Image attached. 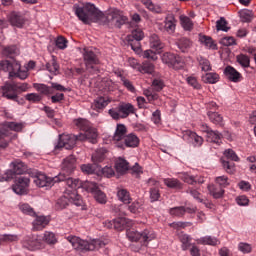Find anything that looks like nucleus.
I'll return each mask as SVG.
<instances>
[{
	"mask_svg": "<svg viewBox=\"0 0 256 256\" xmlns=\"http://www.w3.org/2000/svg\"><path fill=\"white\" fill-rule=\"evenodd\" d=\"M180 179L184 181V183H188V185H195V183H199V185L205 183V178L202 176H192L187 173H181Z\"/></svg>",
	"mask_w": 256,
	"mask_h": 256,
	"instance_id": "25",
	"label": "nucleus"
},
{
	"mask_svg": "<svg viewBox=\"0 0 256 256\" xmlns=\"http://www.w3.org/2000/svg\"><path fill=\"white\" fill-rule=\"evenodd\" d=\"M19 241V236L13 234H4L0 236V245L5 243H15Z\"/></svg>",
	"mask_w": 256,
	"mask_h": 256,
	"instance_id": "51",
	"label": "nucleus"
},
{
	"mask_svg": "<svg viewBox=\"0 0 256 256\" xmlns=\"http://www.w3.org/2000/svg\"><path fill=\"white\" fill-rule=\"evenodd\" d=\"M224 75L229 81H232V83H240L241 79H243V75H241L233 66H226Z\"/></svg>",
	"mask_w": 256,
	"mask_h": 256,
	"instance_id": "23",
	"label": "nucleus"
},
{
	"mask_svg": "<svg viewBox=\"0 0 256 256\" xmlns=\"http://www.w3.org/2000/svg\"><path fill=\"white\" fill-rule=\"evenodd\" d=\"M144 37H145V33H143V30L137 27L132 30L131 35L128 36V39L143 41Z\"/></svg>",
	"mask_w": 256,
	"mask_h": 256,
	"instance_id": "52",
	"label": "nucleus"
},
{
	"mask_svg": "<svg viewBox=\"0 0 256 256\" xmlns=\"http://www.w3.org/2000/svg\"><path fill=\"white\" fill-rule=\"evenodd\" d=\"M18 207L20 211L24 213V215H30V217H35V215H37L33 207H31V205L28 203H20Z\"/></svg>",
	"mask_w": 256,
	"mask_h": 256,
	"instance_id": "50",
	"label": "nucleus"
},
{
	"mask_svg": "<svg viewBox=\"0 0 256 256\" xmlns=\"http://www.w3.org/2000/svg\"><path fill=\"white\" fill-rule=\"evenodd\" d=\"M126 136H127V127H125V125L123 124H118L113 137L116 147H117V143H121Z\"/></svg>",
	"mask_w": 256,
	"mask_h": 256,
	"instance_id": "26",
	"label": "nucleus"
},
{
	"mask_svg": "<svg viewBox=\"0 0 256 256\" xmlns=\"http://www.w3.org/2000/svg\"><path fill=\"white\" fill-rule=\"evenodd\" d=\"M150 47L152 49H156V51H161V49H163L165 46L161 42V39H159V36L157 34H153L150 37Z\"/></svg>",
	"mask_w": 256,
	"mask_h": 256,
	"instance_id": "44",
	"label": "nucleus"
},
{
	"mask_svg": "<svg viewBox=\"0 0 256 256\" xmlns=\"http://www.w3.org/2000/svg\"><path fill=\"white\" fill-rule=\"evenodd\" d=\"M72 190L73 192L71 194L64 195L57 200L55 208L58 211H60L61 209H65L69 205V203H74V205H77L78 207L81 205V203H83L81 197L75 193L77 189Z\"/></svg>",
	"mask_w": 256,
	"mask_h": 256,
	"instance_id": "6",
	"label": "nucleus"
},
{
	"mask_svg": "<svg viewBox=\"0 0 256 256\" xmlns=\"http://www.w3.org/2000/svg\"><path fill=\"white\" fill-rule=\"evenodd\" d=\"M79 141V135L74 134H62L59 136L58 144L55 146V149H66L71 150Z\"/></svg>",
	"mask_w": 256,
	"mask_h": 256,
	"instance_id": "10",
	"label": "nucleus"
},
{
	"mask_svg": "<svg viewBox=\"0 0 256 256\" xmlns=\"http://www.w3.org/2000/svg\"><path fill=\"white\" fill-rule=\"evenodd\" d=\"M180 23L184 29V31H193V20L188 16H180Z\"/></svg>",
	"mask_w": 256,
	"mask_h": 256,
	"instance_id": "46",
	"label": "nucleus"
},
{
	"mask_svg": "<svg viewBox=\"0 0 256 256\" xmlns=\"http://www.w3.org/2000/svg\"><path fill=\"white\" fill-rule=\"evenodd\" d=\"M74 124L76 125V127L78 129H80L81 131H87L88 129H90L91 127V123H89L88 120L83 119V118H79L74 120Z\"/></svg>",
	"mask_w": 256,
	"mask_h": 256,
	"instance_id": "49",
	"label": "nucleus"
},
{
	"mask_svg": "<svg viewBox=\"0 0 256 256\" xmlns=\"http://www.w3.org/2000/svg\"><path fill=\"white\" fill-rule=\"evenodd\" d=\"M236 61L243 67L244 69H247L251 66V58L245 54H239L236 56Z\"/></svg>",
	"mask_w": 256,
	"mask_h": 256,
	"instance_id": "45",
	"label": "nucleus"
},
{
	"mask_svg": "<svg viewBox=\"0 0 256 256\" xmlns=\"http://www.w3.org/2000/svg\"><path fill=\"white\" fill-rule=\"evenodd\" d=\"M108 227L115 229L116 231H123L125 227H129V220L127 218H116L112 222H109Z\"/></svg>",
	"mask_w": 256,
	"mask_h": 256,
	"instance_id": "24",
	"label": "nucleus"
},
{
	"mask_svg": "<svg viewBox=\"0 0 256 256\" xmlns=\"http://www.w3.org/2000/svg\"><path fill=\"white\" fill-rule=\"evenodd\" d=\"M206 137L208 143H215L216 145H221V139H223V135L215 130L210 131Z\"/></svg>",
	"mask_w": 256,
	"mask_h": 256,
	"instance_id": "35",
	"label": "nucleus"
},
{
	"mask_svg": "<svg viewBox=\"0 0 256 256\" xmlns=\"http://www.w3.org/2000/svg\"><path fill=\"white\" fill-rule=\"evenodd\" d=\"M29 183H31V179H29V177L20 176L16 180V184L13 186V191L16 192L17 195H25V193H27Z\"/></svg>",
	"mask_w": 256,
	"mask_h": 256,
	"instance_id": "16",
	"label": "nucleus"
},
{
	"mask_svg": "<svg viewBox=\"0 0 256 256\" xmlns=\"http://www.w3.org/2000/svg\"><path fill=\"white\" fill-rule=\"evenodd\" d=\"M49 225V219L45 216H36L35 220L33 221V229L34 231H41L45 229Z\"/></svg>",
	"mask_w": 256,
	"mask_h": 256,
	"instance_id": "31",
	"label": "nucleus"
},
{
	"mask_svg": "<svg viewBox=\"0 0 256 256\" xmlns=\"http://www.w3.org/2000/svg\"><path fill=\"white\" fill-rule=\"evenodd\" d=\"M175 18L173 17H168L164 21V29L169 33L170 35L175 33Z\"/></svg>",
	"mask_w": 256,
	"mask_h": 256,
	"instance_id": "47",
	"label": "nucleus"
},
{
	"mask_svg": "<svg viewBox=\"0 0 256 256\" xmlns=\"http://www.w3.org/2000/svg\"><path fill=\"white\" fill-rule=\"evenodd\" d=\"M138 71L140 73H148L149 75H151V73L155 71V65H153L151 61L146 60L142 63V65L138 67Z\"/></svg>",
	"mask_w": 256,
	"mask_h": 256,
	"instance_id": "41",
	"label": "nucleus"
},
{
	"mask_svg": "<svg viewBox=\"0 0 256 256\" xmlns=\"http://www.w3.org/2000/svg\"><path fill=\"white\" fill-rule=\"evenodd\" d=\"M41 99L43 98L37 93H30L26 95V100L30 101L31 103H39Z\"/></svg>",
	"mask_w": 256,
	"mask_h": 256,
	"instance_id": "64",
	"label": "nucleus"
},
{
	"mask_svg": "<svg viewBox=\"0 0 256 256\" xmlns=\"http://www.w3.org/2000/svg\"><path fill=\"white\" fill-rule=\"evenodd\" d=\"M207 189L214 199H221V197H223L225 194V190L215 184H209Z\"/></svg>",
	"mask_w": 256,
	"mask_h": 256,
	"instance_id": "33",
	"label": "nucleus"
},
{
	"mask_svg": "<svg viewBox=\"0 0 256 256\" xmlns=\"http://www.w3.org/2000/svg\"><path fill=\"white\" fill-rule=\"evenodd\" d=\"M126 237H128L129 241H139L142 245H147L149 241H153L155 239V234L150 230H144L142 233L137 230H127Z\"/></svg>",
	"mask_w": 256,
	"mask_h": 256,
	"instance_id": "4",
	"label": "nucleus"
},
{
	"mask_svg": "<svg viewBox=\"0 0 256 256\" xmlns=\"http://www.w3.org/2000/svg\"><path fill=\"white\" fill-rule=\"evenodd\" d=\"M116 171L121 175L127 173L131 169L129 162L123 158H118L115 163Z\"/></svg>",
	"mask_w": 256,
	"mask_h": 256,
	"instance_id": "32",
	"label": "nucleus"
},
{
	"mask_svg": "<svg viewBox=\"0 0 256 256\" xmlns=\"http://www.w3.org/2000/svg\"><path fill=\"white\" fill-rule=\"evenodd\" d=\"M162 61L169 67H172L173 69L179 70L183 69L185 62L183 61V58L177 54H173L171 52H166L162 56Z\"/></svg>",
	"mask_w": 256,
	"mask_h": 256,
	"instance_id": "12",
	"label": "nucleus"
},
{
	"mask_svg": "<svg viewBox=\"0 0 256 256\" xmlns=\"http://www.w3.org/2000/svg\"><path fill=\"white\" fill-rule=\"evenodd\" d=\"M51 86L45 84H34V88L42 95H53V91H59L60 93L67 92V88L59 83L50 82Z\"/></svg>",
	"mask_w": 256,
	"mask_h": 256,
	"instance_id": "13",
	"label": "nucleus"
},
{
	"mask_svg": "<svg viewBox=\"0 0 256 256\" xmlns=\"http://www.w3.org/2000/svg\"><path fill=\"white\" fill-rule=\"evenodd\" d=\"M208 118L214 125H223V116L215 111L207 112Z\"/></svg>",
	"mask_w": 256,
	"mask_h": 256,
	"instance_id": "42",
	"label": "nucleus"
},
{
	"mask_svg": "<svg viewBox=\"0 0 256 256\" xmlns=\"http://www.w3.org/2000/svg\"><path fill=\"white\" fill-rule=\"evenodd\" d=\"M176 45L182 53H187L193 47V42L187 37H182L176 41Z\"/></svg>",
	"mask_w": 256,
	"mask_h": 256,
	"instance_id": "29",
	"label": "nucleus"
},
{
	"mask_svg": "<svg viewBox=\"0 0 256 256\" xmlns=\"http://www.w3.org/2000/svg\"><path fill=\"white\" fill-rule=\"evenodd\" d=\"M218 81H219V74H217V73H207L204 76L205 83L215 84Z\"/></svg>",
	"mask_w": 256,
	"mask_h": 256,
	"instance_id": "55",
	"label": "nucleus"
},
{
	"mask_svg": "<svg viewBox=\"0 0 256 256\" xmlns=\"http://www.w3.org/2000/svg\"><path fill=\"white\" fill-rule=\"evenodd\" d=\"M118 149H125V147H139V137L135 134H128L123 141L117 143Z\"/></svg>",
	"mask_w": 256,
	"mask_h": 256,
	"instance_id": "19",
	"label": "nucleus"
},
{
	"mask_svg": "<svg viewBox=\"0 0 256 256\" xmlns=\"http://www.w3.org/2000/svg\"><path fill=\"white\" fill-rule=\"evenodd\" d=\"M83 57L87 69H95L93 65H99V58H97V54L92 49L84 48Z\"/></svg>",
	"mask_w": 256,
	"mask_h": 256,
	"instance_id": "18",
	"label": "nucleus"
},
{
	"mask_svg": "<svg viewBox=\"0 0 256 256\" xmlns=\"http://www.w3.org/2000/svg\"><path fill=\"white\" fill-rule=\"evenodd\" d=\"M22 247L28 251H37V249H41V240H38L37 236H25L22 240Z\"/></svg>",
	"mask_w": 256,
	"mask_h": 256,
	"instance_id": "17",
	"label": "nucleus"
},
{
	"mask_svg": "<svg viewBox=\"0 0 256 256\" xmlns=\"http://www.w3.org/2000/svg\"><path fill=\"white\" fill-rule=\"evenodd\" d=\"M84 188L88 193H93L95 201L100 203V205H105L107 203V195L99 189V186L95 182H86Z\"/></svg>",
	"mask_w": 256,
	"mask_h": 256,
	"instance_id": "11",
	"label": "nucleus"
},
{
	"mask_svg": "<svg viewBox=\"0 0 256 256\" xmlns=\"http://www.w3.org/2000/svg\"><path fill=\"white\" fill-rule=\"evenodd\" d=\"M1 91L2 97H5V99H8L9 101H17V99H19L16 82H6L1 86Z\"/></svg>",
	"mask_w": 256,
	"mask_h": 256,
	"instance_id": "14",
	"label": "nucleus"
},
{
	"mask_svg": "<svg viewBox=\"0 0 256 256\" xmlns=\"http://www.w3.org/2000/svg\"><path fill=\"white\" fill-rule=\"evenodd\" d=\"M199 41L202 43V45H205V47H208V49H217V44H215V41H213V38L205 35L199 36Z\"/></svg>",
	"mask_w": 256,
	"mask_h": 256,
	"instance_id": "43",
	"label": "nucleus"
},
{
	"mask_svg": "<svg viewBox=\"0 0 256 256\" xmlns=\"http://www.w3.org/2000/svg\"><path fill=\"white\" fill-rule=\"evenodd\" d=\"M178 239H179L180 243H182V245H181L182 251H187L189 249V247L192 246L191 245L192 238L188 234L180 233L178 235Z\"/></svg>",
	"mask_w": 256,
	"mask_h": 256,
	"instance_id": "39",
	"label": "nucleus"
},
{
	"mask_svg": "<svg viewBox=\"0 0 256 256\" xmlns=\"http://www.w3.org/2000/svg\"><path fill=\"white\" fill-rule=\"evenodd\" d=\"M121 119H127L128 115L135 113V107L131 103L120 104L118 106Z\"/></svg>",
	"mask_w": 256,
	"mask_h": 256,
	"instance_id": "27",
	"label": "nucleus"
},
{
	"mask_svg": "<svg viewBox=\"0 0 256 256\" xmlns=\"http://www.w3.org/2000/svg\"><path fill=\"white\" fill-rule=\"evenodd\" d=\"M186 136L189 137L194 147H201V145H203V137L197 135V133L193 131H187Z\"/></svg>",
	"mask_w": 256,
	"mask_h": 256,
	"instance_id": "40",
	"label": "nucleus"
},
{
	"mask_svg": "<svg viewBox=\"0 0 256 256\" xmlns=\"http://www.w3.org/2000/svg\"><path fill=\"white\" fill-rule=\"evenodd\" d=\"M117 197L119 201L124 203V205H129L133 199L131 198V193L127 189H120L117 192Z\"/></svg>",
	"mask_w": 256,
	"mask_h": 256,
	"instance_id": "36",
	"label": "nucleus"
},
{
	"mask_svg": "<svg viewBox=\"0 0 256 256\" xmlns=\"http://www.w3.org/2000/svg\"><path fill=\"white\" fill-rule=\"evenodd\" d=\"M215 182L219 187L225 189V187H228L229 185V178H227V176H218L216 177Z\"/></svg>",
	"mask_w": 256,
	"mask_h": 256,
	"instance_id": "59",
	"label": "nucleus"
},
{
	"mask_svg": "<svg viewBox=\"0 0 256 256\" xmlns=\"http://www.w3.org/2000/svg\"><path fill=\"white\" fill-rule=\"evenodd\" d=\"M107 157V149L99 148L92 154V162L97 165L103 163Z\"/></svg>",
	"mask_w": 256,
	"mask_h": 256,
	"instance_id": "30",
	"label": "nucleus"
},
{
	"mask_svg": "<svg viewBox=\"0 0 256 256\" xmlns=\"http://www.w3.org/2000/svg\"><path fill=\"white\" fill-rule=\"evenodd\" d=\"M188 85H190V87H193V89H201V84L199 83V81L197 80V78L195 76H189L186 79Z\"/></svg>",
	"mask_w": 256,
	"mask_h": 256,
	"instance_id": "60",
	"label": "nucleus"
},
{
	"mask_svg": "<svg viewBox=\"0 0 256 256\" xmlns=\"http://www.w3.org/2000/svg\"><path fill=\"white\" fill-rule=\"evenodd\" d=\"M128 44L135 53L141 52V40H135L133 38H128Z\"/></svg>",
	"mask_w": 256,
	"mask_h": 256,
	"instance_id": "54",
	"label": "nucleus"
},
{
	"mask_svg": "<svg viewBox=\"0 0 256 256\" xmlns=\"http://www.w3.org/2000/svg\"><path fill=\"white\" fill-rule=\"evenodd\" d=\"M10 170L6 172V179H14L15 175H25V173H29V168L27 164L23 161L16 159L10 163Z\"/></svg>",
	"mask_w": 256,
	"mask_h": 256,
	"instance_id": "8",
	"label": "nucleus"
},
{
	"mask_svg": "<svg viewBox=\"0 0 256 256\" xmlns=\"http://www.w3.org/2000/svg\"><path fill=\"white\" fill-rule=\"evenodd\" d=\"M109 105V100L104 97H99L92 103V109L94 111H103Z\"/></svg>",
	"mask_w": 256,
	"mask_h": 256,
	"instance_id": "37",
	"label": "nucleus"
},
{
	"mask_svg": "<svg viewBox=\"0 0 256 256\" xmlns=\"http://www.w3.org/2000/svg\"><path fill=\"white\" fill-rule=\"evenodd\" d=\"M43 239L48 245H55L57 243V238L53 232H45Z\"/></svg>",
	"mask_w": 256,
	"mask_h": 256,
	"instance_id": "57",
	"label": "nucleus"
},
{
	"mask_svg": "<svg viewBox=\"0 0 256 256\" xmlns=\"http://www.w3.org/2000/svg\"><path fill=\"white\" fill-rule=\"evenodd\" d=\"M2 55L12 59L10 61H15V58L19 55V48L15 45L5 46L2 50Z\"/></svg>",
	"mask_w": 256,
	"mask_h": 256,
	"instance_id": "28",
	"label": "nucleus"
},
{
	"mask_svg": "<svg viewBox=\"0 0 256 256\" xmlns=\"http://www.w3.org/2000/svg\"><path fill=\"white\" fill-rule=\"evenodd\" d=\"M123 209H128L130 213H134V214L141 213V210L143 209V202L136 200L128 206H125V205L118 206L117 210L119 212V215H127V213H125Z\"/></svg>",
	"mask_w": 256,
	"mask_h": 256,
	"instance_id": "21",
	"label": "nucleus"
},
{
	"mask_svg": "<svg viewBox=\"0 0 256 256\" xmlns=\"http://www.w3.org/2000/svg\"><path fill=\"white\" fill-rule=\"evenodd\" d=\"M0 71L9 73V77H18L19 79H27V71H21V63L17 60H3L0 62Z\"/></svg>",
	"mask_w": 256,
	"mask_h": 256,
	"instance_id": "3",
	"label": "nucleus"
},
{
	"mask_svg": "<svg viewBox=\"0 0 256 256\" xmlns=\"http://www.w3.org/2000/svg\"><path fill=\"white\" fill-rule=\"evenodd\" d=\"M148 185L150 187V201L151 203H155V201L161 198V192L159 191V182L153 178H150L148 180Z\"/></svg>",
	"mask_w": 256,
	"mask_h": 256,
	"instance_id": "22",
	"label": "nucleus"
},
{
	"mask_svg": "<svg viewBox=\"0 0 256 256\" xmlns=\"http://www.w3.org/2000/svg\"><path fill=\"white\" fill-rule=\"evenodd\" d=\"M197 61L202 71H205V72L211 71V62L207 60V58H203V56H199L197 58Z\"/></svg>",
	"mask_w": 256,
	"mask_h": 256,
	"instance_id": "53",
	"label": "nucleus"
},
{
	"mask_svg": "<svg viewBox=\"0 0 256 256\" xmlns=\"http://www.w3.org/2000/svg\"><path fill=\"white\" fill-rule=\"evenodd\" d=\"M221 161L226 173L232 174L235 172V162L233 161H239V156H237L233 149H227L224 151V158Z\"/></svg>",
	"mask_w": 256,
	"mask_h": 256,
	"instance_id": "9",
	"label": "nucleus"
},
{
	"mask_svg": "<svg viewBox=\"0 0 256 256\" xmlns=\"http://www.w3.org/2000/svg\"><path fill=\"white\" fill-rule=\"evenodd\" d=\"M8 23L12 27H17V29H23L25 27V23H27V18L23 14V12L12 11L7 16Z\"/></svg>",
	"mask_w": 256,
	"mask_h": 256,
	"instance_id": "15",
	"label": "nucleus"
},
{
	"mask_svg": "<svg viewBox=\"0 0 256 256\" xmlns=\"http://www.w3.org/2000/svg\"><path fill=\"white\" fill-rule=\"evenodd\" d=\"M46 69L49 73H57L59 71V64H57V61L52 60L46 64Z\"/></svg>",
	"mask_w": 256,
	"mask_h": 256,
	"instance_id": "63",
	"label": "nucleus"
},
{
	"mask_svg": "<svg viewBox=\"0 0 256 256\" xmlns=\"http://www.w3.org/2000/svg\"><path fill=\"white\" fill-rule=\"evenodd\" d=\"M98 137L99 134H97V129L93 127L88 128L84 133H80L78 135L79 141H89V143H92L93 145L97 143Z\"/></svg>",
	"mask_w": 256,
	"mask_h": 256,
	"instance_id": "20",
	"label": "nucleus"
},
{
	"mask_svg": "<svg viewBox=\"0 0 256 256\" xmlns=\"http://www.w3.org/2000/svg\"><path fill=\"white\" fill-rule=\"evenodd\" d=\"M196 243L198 245H211L212 247H215V245H219V239L213 236H204L196 239Z\"/></svg>",
	"mask_w": 256,
	"mask_h": 256,
	"instance_id": "34",
	"label": "nucleus"
},
{
	"mask_svg": "<svg viewBox=\"0 0 256 256\" xmlns=\"http://www.w3.org/2000/svg\"><path fill=\"white\" fill-rule=\"evenodd\" d=\"M238 13L242 23H251V21H253L252 11L240 10Z\"/></svg>",
	"mask_w": 256,
	"mask_h": 256,
	"instance_id": "48",
	"label": "nucleus"
},
{
	"mask_svg": "<svg viewBox=\"0 0 256 256\" xmlns=\"http://www.w3.org/2000/svg\"><path fill=\"white\" fill-rule=\"evenodd\" d=\"M163 183L169 189H183V183L176 178H165Z\"/></svg>",
	"mask_w": 256,
	"mask_h": 256,
	"instance_id": "38",
	"label": "nucleus"
},
{
	"mask_svg": "<svg viewBox=\"0 0 256 256\" xmlns=\"http://www.w3.org/2000/svg\"><path fill=\"white\" fill-rule=\"evenodd\" d=\"M75 156L70 155L62 162V173L53 178L47 177L45 174H38L34 177V183L37 187H53L55 183L64 181L70 189H79L81 187V180L69 177L75 171Z\"/></svg>",
	"mask_w": 256,
	"mask_h": 256,
	"instance_id": "2",
	"label": "nucleus"
},
{
	"mask_svg": "<svg viewBox=\"0 0 256 256\" xmlns=\"http://www.w3.org/2000/svg\"><path fill=\"white\" fill-rule=\"evenodd\" d=\"M169 213L174 217H183V215H185V206L171 208Z\"/></svg>",
	"mask_w": 256,
	"mask_h": 256,
	"instance_id": "56",
	"label": "nucleus"
},
{
	"mask_svg": "<svg viewBox=\"0 0 256 256\" xmlns=\"http://www.w3.org/2000/svg\"><path fill=\"white\" fill-rule=\"evenodd\" d=\"M216 28L218 31H229V28L227 27V20H225V18H220L217 22H216Z\"/></svg>",
	"mask_w": 256,
	"mask_h": 256,
	"instance_id": "61",
	"label": "nucleus"
},
{
	"mask_svg": "<svg viewBox=\"0 0 256 256\" xmlns=\"http://www.w3.org/2000/svg\"><path fill=\"white\" fill-rule=\"evenodd\" d=\"M67 241L71 243L72 247L76 251H81L82 253H85V251H95L97 249V245L95 242H89L87 240H83L77 236H68Z\"/></svg>",
	"mask_w": 256,
	"mask_h": 256,
	"instance_id": "5",
	"label": "nucleus"
},
{
	"mask_svg": "<svg viewBox=\"0 0 256 256\" xmlns=\"http://www.w3.org/2000/svg\"><path fill=\"white\" fill-rule=\"evenodd\" d=\"M73 11L82 23L89 25L90 23H104L108 27H117L120 29L122 25L127 23V17L123 16L121 11L117 9L109 10L106 14L99 11L93 4H74Z\"/></svg>",
	"mask_w": 256,
	"mask_h": 256,
	"instance_id": "1",
	"label": "nucleus"
},
{
	"mask_svg": "<svg viewBox=\"0 0 256 256\" xmlns=\"http://www.w3.org/2000/svg\"><path fill=\"white\" fill-rule=\"evenodd\" d=\"M6 127L9 130H0V147L2 149H5L9 145V135H11L10 131H16L19 132L23 129V124L21 123H15V122H8L6 123Z\"/></svg>",
	"mask_w": 256,
	"mask_h": 256,
	"instance_id": "7",
	"label": "nucleus"
},
{
	"mask_svg": "<svg viewBox=\"0 0 256 256\" xmlns=\"http://www.w3.org/2000/svg\"><path fill=\"white\" fill-rule=\"evenodd\" d=\"M186 193H188L194 199H196V201H198V203H203V198H201V193H199V191H197V189H195V188H188L186 190Z\"/></svg>",
	"mask_w": 256,
	"mask_h": 256,
	"instance_id": "58",
	"label": "nucleus"
},
{
	"mask_svg": "<svg viewBox=\"0 0 256 256\" xmlns=\"http://www.w3.org/2000/svg\"><path fill=\"white\" fill-rule=\"evenodd\" d=\"M67 43H69V41H67V39L63 36H59L56 41V47H58V49H67Z\"/></svg>",
	"mask_w": 256,
	"mask_h": 256,
	"instance_id": "62",
	"label": "nucleus"
}]
</instances>
